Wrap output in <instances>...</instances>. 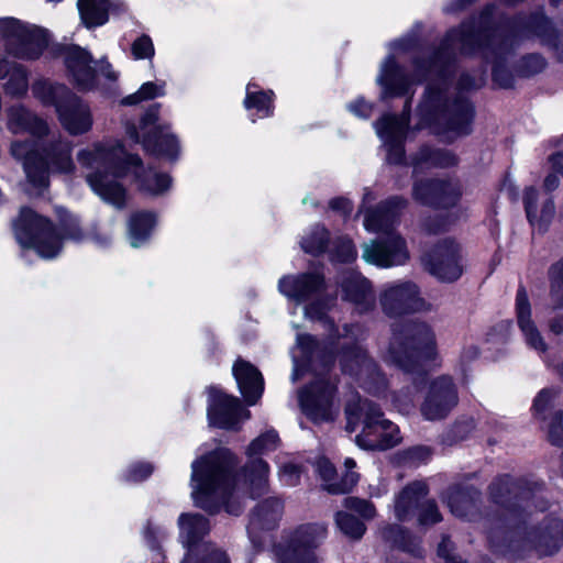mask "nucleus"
<instances>
[{
    "instance_id": "nucleus-1",
    "label": "nucleus",
    "mask_w": 563,
    "mask_h": 563,
    "mask_svg": "<svg viewBox=\"0 0 563 563\" xmlns=\"http://www.w3.org/2000/svg\"><path fill=\"white\" fill-rule=\"evenodd\" d=\"M495 9L487 8L477 21L463 23L459 29L446 35L438 52L430 60L415 63V76L409 78L393 55L380 64L376 84L380 88V99L407 97L406 108L415 92V87L422 77L434 75L429 82L419 106V112L426 124L440 123L444 128L439 133H451L452 136L465 135L471 132L474 117L472 104L463 97L449 102L448 75L456 51L464 54L481 52L485 59L494 64L493 77L500 87H509L510 76L500 69L501 62L511 46L510 40L504 35L501 27L495 25Z\"/></svg>"
},
{
    "instance_id": "nucleus-2",
    "label": "nucleus",
    "mask_w": 563,
    "mask_h": 563,
    "mask_svg": "<svg viewBox=\"0 0 563 563\" xmlns=\"http://www.w3.org/2000/svg\"><path fill=\"white\" fill-rule=\"evenodd\" d=\"M322 287L323 277L319 273L289 275L279 279L280 294L298 305L311 300L303 309L305 316L310 320L323 321L325 330L330 331L327 345H321L310 335H297L296 346L291 352L294 362L291 379L296 382L308 367L314 368L318 362L328 365L332 362L333 347H341L342 371L372 390V384H383L384 378L375 362L358 345V341L364 338V331L360 325L353 324L344 325L343 334L332 333L333 324L325 319V314L334 298L318 297Z\"/></svg>"
},
{
    "instance_id": "nucleus-3",
    "label": "nucleus",
    "mask_w": 563,
    "mask_h": 563,
    "mask_svg": "<svg viewBox=\"0 0 563 563\" xmlns=\"http://www.w3.org/2000/svg\"><path fill=\"white\" fill-rule=\"evenodd\" d=\"M278 445L279 438L274 430L254 439L246 449L247 462L238 481L231 476L234 461L229 451L218 450L197 457L191 463L190 476L195 505L210 514L225 505L227 512L239 515L242 508L232 501L235 489L241 487L252 498L267 493L269 466L261 455L275 451Z\"/></svg>"
},
{
    "instance_id": "nucleus-4",
    "label": "nucleus",
    "mask_w": 563,
    "mask_h": 563,
    "mask_svg": "<svg viewBox=\"0 0 563 563\" xmlns=\"http://www.w3.org/2000/svg\"><path fill=\"white\" fill-rule=\"evenodd\" d=\"M77 159L85 169L86 180L92 191L117 208H122L126 201V190L119 178L130 172L139 189L146 195L161 196L172 186L167 174L145 169L140 157L128 154L117 141L95 143L81 150Z\"/></svg>"
},
{
    "instance_id": "nucleus-5",
    "label": "nucleus",
    "mask_w": 563,
    "mask_h": 563,
    "mask_svg": "<svg viewBox=\"0 0 563 563\" xmlns=\"http://www.w3.org/2000/svg\"><path fill=\"white\" fill-rule=\"evenodd\" d=\"M407 201L393 197L376 210L368 211L363 221L366 231L382 235L363 245L362 257L365 262L379 266L391 267L404 265L409 260V251L405 239L395 231L400 211Z\"/></svg>"
},
{
    "instance_id": "nucleus-6",
    "label": "nucleus",
    "mask_w": 563,
    "mask_h": 563,
    "mask_svg": "<svg viewBox=\"0 0 563 563\" xmlns=\"http://www.w3.org/2000/svg\"><path fill=\"white\" fill-rule=\"evenodd\" d=\"M13 229L16 241L22 247L33 249L46 260L54 258L60 253L64 239L76 243H81L87 239V234L76 219H71L60 230H57L46 218L36 214L29 208L20 210Z\"/></svg>"
},
{
    "instance_id": "nucleus-7",
    "label": "nucleus",
    "mask_w": 563,
    "mask_h": 563,
    "mask_svg": "<svg viewBox=\"0 0 563 563\" xmlns=\"http://www.w3.org/2000/svg\"><path fill=\"white\" fill-rule=\"evenodd\" d=\"M437 339L423 321L395 323L384 360L405 372H416L424 362L438 360Z\"/></svg>"
},
{
    "instance_id": "nucleus-8",
    "label": "nucleus",
    "mask_w": 563,
    "mask_h": 563,
    "mask_svg": "<svg viewBox=\"0 0 563 563\" xmlns=\"http://www.w3.org/2000/svg\"><path fill=\"white\" fill-rule=\"evenodd\" d=\"M346 430L362 428L355 442L366 450H388L400 443L399 428L383 417L380 409L368 399L351 400L345 409Z\"/></svg>"
},
{
    "instance_id": "nucleus-9",
    "label": "nucleus",
    "mask_w": 563,
    "mask_h": 563,
    "mask_svg": "<svg viewBox=\"0 0 563 563\" xmlns=\"http://www.w3.org/2000/svg\"><path fill=\"white\" fill-rule=\"evenodd\" d=\"M32 91L43 104L54 106L62 126L71 135L85 134L91 130L93 118L89 104L65 85L40 79L33 84Z\"/></svg>"
},
{
    "instance_id": "nucleus-10",
    "label": "nucleus",
    "mask_w": 563,
    "mask_h": 563,
    "mask_svg": "<svg viewBox=\"0 0 563 563\" xmlns=\"http://www.w3.org/2000/svg\"><path fill=\"white\" fill-rule=\"evenodd\" d=\"M71 146L67 141L53 142L45 155L41 154L31 141H14L11 154L23 163L26 178L34 188L43 190L48 185V168L67 173L74 168Z\"/></svg>"
},
{
    "instance_id": "nucleus-11",
    "label": "nucleus",
    "mask_w": 563,
    "mask_h": 563,
    "mask_svg": "<svg viewBox=\"0 0 563 563\" xmlns=\"http://www.w3.org/2000/svg\"><path fill=\"white\" fill-rule=\"evenodd\" d=\"M158 111L159 104L152 106L141 119L139 129L130 124L126 126V133L133 141L142 143L152 154L175 162L180 153L179 141L170 132L169 126L157 123Z\"/></svg>"
},
{
    "instance_id": "nucleus-12",
    "label": "nucleus",
    "mask_w": 563,
    "mask_h": 563,
    "mask_svg": "<svg viewBox=\"0 0 563 563\" xmlns=\"http://www.w3.org/2000/svg\"><path fill=\"white\" fill-rule=\"evenodd\" d=\"M179 540L187 549L181 563H229L224 552L203 542L210 525L200 514H181L178 518Z\"/></svg>"
},
{
    "instance_id": "nucleus-13",
    "label": "nucleus",
    "mask_w": 563,
    "mask_h": 563,
    "mask_svg": "<svg viewBox=\"0 0 563 563\" xmlns=\"http://www.w3.org/2000/svg\"><path fill=\"white\" fill-rule=\"evenodd\" d=\"M0 38L10 54L22 59L38 58L49 42L44 29L13 18L0 19Z\"/></svg>"
},
{
    "instance_id": "nucleus-14",
    "label": "nucleus",
    "mask_w": 563,
    "mask_h": 563,
    "mask_svg": "<svg viewBox=\"0 0 563 563\" xmlns=\"http://www.w3.org/2000/svg\"><path fill=\"white\" fill-rule=\"evenodd\" d=\"M327 538V528L320 523L299 526L288 539L274 549L277 563H318L313 549Z\"/></svg>"
},
{
    "instance_id": "nucleus-15",
    "label": "nucleus",
    "mask_w": 563,
    "mask_h": 563,
    "mask_svg": "<svg viewBox=\"0 0 563 563\" xmlns=\"http://www.w3.org/2000/svg\"><path fill=\"white\" fill-rule=\"evenodd\" d=\"M379 305L384 314L389 318L431 310V305L422 297L419 286L411 280L385 284L379 292Z\"/></svg>"
},
{
    "instance_id": "nucleus-16",
    "label": "nucleus",
    "mask_w": 563,
    "mask_h": 563,
    "mask_svg": "<svg viewBox=\"0 0 563 563\" xmlns=\"http://www.w3.org/2000/svg\"><path fill=\"white\" fill-rule=\"evenodd\" d=\"M335 385L322 376L299 394L302 412L314 423L333 421L338 415L334 401Z\"/></svg>"
},
{
    "instance_id": "nucleus-17",
    "label": "nucleus",
    "mask_w": 563,
    "mask_h": 563,
    "mask_svg": "<svg viewBox=\"0 0 563 563\" xmlns=\"http://www.w3.org/2000/svg\"><path fill=\"white\" fill-rule=\"evenodd\" d=\"M457 402L456 385L452 377L442 375L430 382L421 404V415L430 421L441 420L453 410Z\"/></svg>"
},
{
    "instance_id": "nucleus-18",
    "label": "nucleus",
    "mask_w": 563,
    "mask_h": 563,
    "mask_svg": "<svg viewBox=\"0 0 563 563\" xmlns=\"http://www.w3.org/2000/svg\"><path fill=\"white\" fill-rule=\"evenodd\" d=\"M428 271L445 282L456 280L463 272L461 246L451 239L440 241L424 258Z\"/></svg>"
},
{
    "instance_id": "nucleus-19",
    "label": "nucleus",
    "mask_w": 563,
    "mask_h": 563,
    "mask_svg": "<svg viewBox=\"0 0 563 563\" xmlns=\"http://www.w3.org/2000/svg\"><path fill=\"white\" fill-rule=\"evenodd\" d=\"M250 418V411L244 409L236 397L225 395L214 387L209 389L208 419L210 424L234 430Z\"/></svg>"
},
{
    "instance_id": "nucleus-20",
    "label": "nucleus",
    "mask_w": 563,
    "mask_h": 563,
    "mask_svg": "<svg viewBox=\"0 0 563 563\" xmlns=\"http://www.w3.org/2000/svg\"><path fill=\"white\" fill-rule=\"evenodd\" d=\"M563 544V520L558 517L544 518L522 540V548L538 556L556 553Z\"/></svg>"
},
{
    "instance_id": "nucleus-21",
    "label": "nucleus",
    "mask_w": 563,
    "mask_h": 563,
    "mask_svg": "<svg viewBox=\"0 0 563 563\" xmlns=\"http://www.w3.org/2000/svg\"><path fill=\"white\" fill-rule=\"evenodd\" d=\"M408 123L409 115L404 112L399 117L386 114L374 124L376 133L386 148L389 163L398 164L404 159V141L407 135Z\"/></svg>"
},
{
    "instance_id": "nucleus-22",
    "label": "nucleus",
    "mask_w": 563,
    "mask_h": 563,
    "mask_svg": "<svg viewBox=\"0 0 563 563\" xmlns=\"http://www.w3.org/2000/svg\"><path fill=\"white\" fill-rule=\"evenodd\" d=\"M413 198L423 205L439 208L455 207L461 199V186L456 180H426L416 181Z\"/></svg>"
},
{
    "instance_id": "nucleus-23",
    "label": "nucleus",
    "mask_w": 563,
    "mask_h": 563,
    "mask_svg": "<svg viewBox=\"0 0 563 563\" xmlns=\"http://www.w3.org/2000/svg\"><path fill=\"white\" fill-rule=\"evenodd\" d=\"M284 510L283 501L279 498L271 497L260 503L252 512L247 533L255 548L262 545L257 538L258 532L268 531L277 527Z\"/></svg>"
},
{
    "instance_id": "nucleus-24",
    "label": "nucleus",
    "mask_w": 563,
    "mask_h": 563,
    "mask_svg": "<svg viewBox=\"0 0 563 563\" xmlns=\"http://www.w3.org/2000/svg\"><path fill=\"white\" fill-rule=\"evenodd\" d=\"M340 284L343 299L350 301L358 312H366L374 308L375 297L371 283L360 273L354 271L343 273Z\"/></svg>"
},
{
    "instance_id": "nucleus-25",
    "label": "nucleus",
    "mask_w": 563,
    "mask_h": 563,
    "mask_svg": "<svg viewBox=\"0 0 563 563\" xmlns=\"http://www.w3.org/2000/svg\"><path fill=\"white\" fill-rule=\"evenodd\" d=\"M65 64L69 70L75 84L81 90H91L97 88L96 68L90 64L91 55L79 46H69L64 52Z\"/></svg>"
},
{
    "instance_id": "nucleus-26",
    "label": "nucleus",
    "mask_w": 563,
    "mask_h": 563,
    "mask_svg": "<svg viewBox=\"0 0 563 563\" xmlns=\"http://www.w3.org/2000/svg\"><path fill=\"white\" fill-rule=\"evenodd\" d=\"M516 314L517 323L526 344L538 353H544L547 351V343L532 320L531 306L523 288H519L517 291Z\"/></svg>"
},
{
    "instance_id": "nucleus-27",
    "label": "nucleus",
    "mask_w": 563,
    "mask_h": 563,
    "mask_svg": "<svg viewBox=\"0 0 563 563\" xmlns=\"http://www.w3.org/2000/svg\"><path fill=\"white\" fill-rule=\"evenodd\" d=\"M232 373L245 401L251 406L256 404L264 390L261 372L250 362L239 358L233 364Z\"/></svg>"
},
{
    "instance_id": "nucleus-28",
    "label": "nucleus",
    "mask_w": 563,
    "mask_h": 563,
    "mask_svg": "<svg viewBox=\"0 0 563 563\" xmlns=\"http://www.w3.org/2000/svg\"><path fill=\"white\" fill-rule=\"evenodd\" d=\"M428 495L424 482H412L399 492L394 501V515L398 521H408L419 512L422 499Z\"/></svg>"
},
{
    "instance_id": "nucleus-29",
    "label": "nucleus",
    "mask_w": 563,
    "mask_h": 563,
    "mask_svg": "<svg viewBox=\"0 0 563 563\" xmlns=\"http://www.w3.org/2000/svg\"><path fill=\"white\" fill-rule=\"evenodd\" d=\"M8 128L14 134L27 133L36 137L45 135L48 131L43 119L22 106L9 110Z\"/></svg>"
},
{
    "instance_id": "nucleus-30",
    "label": "nucleus",
    "mask_w": 563,
    "mask_h": 563,
    "mask_svg": "<svg viewBox=\"0 0 563 563\" xmlns=\"http://www.w3.org/2000/svg\"><path fill=\"white\" fill-rule=\"evenodd\" d=\"M7 79L3 88L8 95L23 96L29 88L27 74L22 65L7 58L0 59V80Z\"/></svg>"
},
{
    "instance_id": "nucleus-31",
    "label": "nucleus",
    "mask_w": 563,
    "mask_h": 563,
    "mask_svg": "<svg viewBox=\"0 0 563 563\" xmlns=\"http://www.w3.org/2000/svg\"><path fill=\"white\" fill-rule=\"evenodd\" d=\"M316 471L323 481V487L330 494H345L352 489L358 479L355 472H347L340 482H334L335 468L327 459L316 462Z\"/></svg>"
},
{
    "instance_id": "nucleus-32",
    "label": "nucleus",
    "mask_w": 563,
    "mask_h": 563,
    "mask_svg": "<svg viewBox=\"0 0 563 563\" xmlns=\"http://www.w3.org/2000/svg\"><path fill=\"white\" fill-rule=\"evenodd\" d=\"M273 98L274 92L271 90H261L254 84H249L246 86L244 107L249 111H254L251 113L252 122H255L256 119L268 118L273 114Z\"/></svg>"
},
{
    "instance_id": "nucleus-33",
    "label": "nucleus",
    "mask_w": 563,
    "mask_h": 563,
    "mask_svg": "<svg viewBox=\"0 0 563 563\" xmlns=\"http://www.w3.org/2000/svg\"><path fill=\"white\" fill-rule=\"evenodd\" d=\"M156 217L148 211L135 212L128 223V239L132 247L143 246L151 238Z\"/></svg>"
},
{
    "instance_id": "nucleus-34",
    "label": "nucleus",
    "mask_w": 563,
    "mask_h": 563,
    "mask_svg": "<svg viewBox=\"0 0 563 563\" xmlns=\"http://www.w3.org/2000/svg\"><path fill=\"white\" fill-rule=\"evenodd\" d=\"M479 493L474 488H450L446 495V504L451 512L456 517H467L475 508Z\"/></svg>"
},
{
    "instance_id": "nucleus-35",
    "label": "nucleus",
    "mask_w": 563,
    "mask_h": 563,
    "mask_svg": "<svg viewBox=\"0 0 563 563\" xmlns=\"http://www.w3.org/2000/svg\"><path fill=\"white\" fill-rule=\"evenodd\" d=\"M77 5L87 27L99 26L108 21V0H78Z\"/></svg>"
},
{
    "instance_id": "nucleus-36",
    "label": "nucleus",
    "mask_w": 563,
    "mask_h": 563,
    "mask_svg": "<svg viewBox=\"0 0 563 563\" xmlns=\"http://www.w3.org/2000/svg\"><path fill=\"white\" fill-rule=\"evenodd\" d=\"M537 190L534 188H529L525 194V206L527 217L530 223L534 227L538 225L539 229H543L549 221L552 219L554 214V203L551 200H547L541 208L540 213L537 210L536 201H537Z\"/></svg>"
},
{
    "instance_id": "nucleus-37",
    "label": "nucleus",
    "mask_w": 563,
    "mask_h": 563,
    "mask_svg": "<svg viewBox=\"0 0 563 563\" xmlns=\"http://www.w3.org/2000/svg\"><path fill=\"white\" fill-rule=\"evenodd\" d=\"M456 162V156L450 151L423 147L415 157L413 165L416 169H422L424 167H450Z\"/></svg>"
},
{
    "instance_id": "nucleus-38",
    "label": "nucleus",
    "mask_w": 563,
    "mask_h": 563,
    "mask_svg": "<svg viewBox=\"0 0 563 563\" xmlns=\"http://www.w3.org/2000/svg\"><path fill=\"white\" fill-rule=\"evenodd\" d=\"M556 396V390L552 388H544L540 390L532 404L533 416L543 421L551 418V415L555 411L553 410V404Z\"/></svg>"
},
{
    "instance_id": "nucleus-39",
    "label": "nucleus",
    "mask_w": 563,
    "mask_h": 563,
    "mask_svg": "<svg viewBox=\"0 0 563 563\" xmlns=\"http://www.w3.org/2000/svg\"><path fill=\"white\" fill-rule=\"evenodd\" d=\"M165 95V82H144L140 89L125 97L122 100V104L134 106L142 101L151 100L156 97H163Z\"/></svg>"
},
{
    "instance_id": "nucleus-40",
    "label": "nucleus",
    "mask_w": 563,
    "mask_h": 563,
    "mask_svg": "<svg viewBox=\"0 0 563 563\" xmlns=\"http://www.w3.org/2000/svg\"><path fill=\"white\" fill-rule=\"evenodd\" d=\"M328 232L323 227L316 225L301 241V246L307 253L320 254L325 250Z\"/></svg>"
},
{
    "instance_id": "nucleus-41",
    "label": "nucleus",
    "mask_w": 563,
    "mask_h": 563,
    "mask_svg": "<svg viewBox=\"0 0 563 563\" xmlns=\"http://www.w3.org/2000/svg\"><path fill=\"white\" fill-rule=\"evenodd\" d=\"M335 522L339 529L351 539H361L366 531L362 521L343 511L336 512Z\"/></svg>"
},
{
    "instance_id": "nucleus-42",
    "label": "nucleus",
    "mask_w": 563,
    "mask_h": 563,
    "mask_svg": "<svg viewBox=\"0 0 563 563\" xmlns=\"http://www.w3.org/2000/svg\"><path fill=\"white\" fill-rule=\"evenodd\" d=\"M380 536L391 547L413 551L408 532L397 525L386 526L380 530Z\"/></svg>"
},
{
    "instance_id": "nucleus-43",
    "label": "nucleus",
    "mask_w": 563,
    "mask_h": 563,
    "mask_svg": "<svg viewBox=\"0 0 563 563\" xmlns=\"http://www.w3.org/2000/svg\"><path fill=\"white\" fill-rule=\"evenodd\" d=\"M549 276L553 308H563V258L551 266Z\"/></svg>"
},
{
    "instance_id": "nucleus-44",
    "label": "nucleus",
    "mask_w": 563,
    "mask_h": 563,
    "mask_svg": "<svg viewBox=\"0 0 563 563\" xmlns=\"http://www.w3.org/2000/svg\"><path fill=\"white\" fill-rule=\"evenodd\" d=\"M490 494L496 503H504L506 494L518 496V486L508 476H505L492 484Z\"/></svg>"
},
{
    "instance_id": "nucleus-45",
    "label": "nucleus",
    "mask_w": 563,
    "mask_h": 563,
    "mask_svg": "<svg viewBox=\"0 0 563 563\" xmlns=\"http://www.w3.org/2000/svg\"><path fill=\"white\" fill-rule=\"evenodd\" d=\"M418 391L416 383L404 387L394 397L395 406L401 412H408L415 406V399Z\"/></svg>"
},
{
    "instance_id": "nucleus-46",
    "label": "nucleus",
    "mask_w": 563,
    "mask_h": 563,
    "mask_svg": "<svg viewBox=\"0 0 563 563\" xmlns=\"http://www.w3.org/2000/svg\"><path fill=\"white\" fill-rule=\"evenodd\" d=\"M549 422L547 424L548 437L552 444L554 445H563V411L556 410L551 415V418L548 419Z\"/></svg>"
},
{
    "instance_id": "nucleus-47",
    "label": "nucleus",
    "mask_w": 563,
    "mask_h": 563,
    "mask_svg": "<svg viewBox=\"0 0 563 563\" xmlns=\"http://www.w3.org/2000/svg\"><path fill=\"white\" fill-rule=\"evenodd\" d=\"M357 256V251L350 239H340L336 242L333 261L341 263L353 262Z\"/></svg>"
},
{
    "instance_id": "nucleus-48",
    "label": "nucleus",
    "mask_w": 563,
    "mask_h": 563,
    "mask_svg": "<svg viewBox=\"0 0 563 563\" xmlns=\"http://www.w3.org/2000/svg\"><path fill=\"white\" fill-rule=\"evenodd\" d=\"M441 520V515L433 500L422 499L419 512L418 521L420 525H433Z\"/></svg>"
},
{
    "instance_id": "nucleus-49",
    "label": "nucleus",
    "mask_w": 563,
    "mask_h": 563,
    "mask_svg": "<svg viewBox=\"0 0 563 563\" xmlns=\"http://www.w3.org/2000/svg\"><path fill=\"white\" fill-rule=\"evenodd\" d=\"M344 506L347 509L357 512L366 520L373 519L376 516V509L374 505L371 501L364 499L354 497L345 498Z\"/></svg>"
},
{
    "instance_id": "nucleus-50",
    "label": "nucleus",
    "mask_w": 563,
    "mask_h": 563,
    "mask_svg": "<svg viewBox=\"0 0 563 563\" xmlns=\"http://www.w3.org/2000/svg\"><path fill=\"white\" fill-rule=\"evenodd\" d=\"M132 55L135 59H147L154 56V45L150 36L142 35L132 43Z\"/></svg>"
},
{
    "instance_id": "nucleus-51",
    "label": "nucleus",
    "mask_w": 563,
    "mask_h": 563,
    "mask_svg": "<svg viewBox=\"0 0 563 563\" xmlns=\"http://www.w3.org/2000/svg\"><path fill=\"white\" fill-rule=\"evenodd\" d=\"M300 473L301 471L297 465L285 462L280 463L278 476L283 485L292 487L299 483Z\"/></svg>"
},
{
    "instance_id": "nucleus-52",
    "label": "nucleus",
    "mask_w": 563,
    "mask_h": 563,
    "mask_svg": "<svg viewBox=\"0 0 563 563\" xmlns=\"http://www.w3.org/2000/svg\"><path fill=\"white\" fill-rule=\"evenodd\" d=\"M153 472L150 463H134L125 472V479L129 482H140L147 478Z\"/></svg>"
},
{
    "instance_id": "nucleus-53",
    "label": "nucleus",
    "mask_w": 563,
    "mask_h": 563,
    "mask_svg": "<svg viewBox=\"0 0 563 563\" xmlns=\"http://www.w3.org/2000/svg\"><path fill=\"white\" fill-rule=\"evenodd\" d=\"M166 537V530L161 526L148 523L144 530V539L152 550H158L159 542Z\"/></svg>"
},
{
    "instance_id": "nucleus-54",
    "label": "nucleus",
    "mask_w": 563,
    "mask_h": 563,
    "mask_svg": "<svg viewBox=\"0 0 563 563\" xmlns=\"http://www.w3.org/2000/svg\"><path fill=\"white\" fill-rule=\"evenodd\" d=\"M431 452L426 446H415L404 453V461L410 465H419L429 460Z\"/></svg>"
},
{
    "instance_id": "nucleus-55",
    "label": "nucleus",
    "mask_w": 563,
    "mask_h": 563,
    "mask_svg": "<svg viewBox=\"0 0 563 563\" xmlns=\"http://www.w3.org/2000/svg\"><path fill=\"white\" fill-rule=\"evenodd\" d=\"M347 109L355 117L367 119L373 113L374 104L366 101L364 98H357L347 104Z\"/></svg>"
},
{
    "instance_id": "nucleus-56",
    "label": "nucleus",
    "mask_w": 563,
    "mask_h": 563,
    "mask_svg": "<svg viewBox=\"0 0 563 563\" xmlns=\"http://www.w3.org/2000/svg\"><path fill=\"white\" fill-rule=\"evenodd\" d=\"M451 541L444 538L438 548L439 555L443 558L446 561V563H465L462 560L457 559L455 555L451 554Z\"/></svg>"
},
{
    "instance_id": "nucleus-57",
    "label": "nucleus",
    "mask_w": 563,
    "mask_h": 563,
    "mask_svg": "<svg viewBox=\"0 0 563 563\" xmlns=\"http://www.w3.org/2000/svg\"><path fill=\"white\" fill-rule=\"evenodd\" d=\"M527 70L526 73L528 75L536 74L543 69L545 66L544 59L539 55H531L526 59Z\"/></svg>"
},
{
    "instance_id": "nucleus-58",
    "label": "nucleus",
    "mask_w": 563,
    "mask_h": 563,
    "mask_svg": "<svg viewBox=\"0 0 563 563\" xmlns=\"http://www.w3.org/2000/svg\"><path fill=\"white\" fill-rule=\"evenodd\" d=\"M99 71L110 81L115 82L118 79V74L111 68V65L104 60H100L96 63Z\"/></svg>"
},
{
    "instance_id": "nucleus-59",
    "label": "nucleus",
    "mask_w": 563,
    "mask_h": 563,
    "mask_svg": "<svg viewBox=\"0 0 563 563\" xmlns=\"http://www.w3.org/2000/svg\"><path fill=\"white\" fill-rule=\"evenodd\" d=\"M332 209L341 210L344 213H349L352 210L351 201L345 198H336L330 202Z\"/></svg>"
},
{
    "instance_id": "nucleus-60",
    "label": "nucleus",
    "mask_w": 563,
    "mask_h": 563,
    "mask_svg": "<svg viewBox=\"0 0 563 563\" xmlns=\"http://www.w3.org/2000/svg\"><path fill=\"white\" fill-rule=\"evenodd\" d=\"M549 328L554 334L563 332V316H555L549 321Z\"/></svg>"
},
{
    "instance_id": "nucleus-61",
    "label": "nucleus",
    "mask_w": 563,
    "mask_h": 563,
    "mask_svg": "<svg viewBox=\"0 0 563 563\" xmlns=\"http://www.w3.org/2000/svg\"><path fill=\"white\" fill-rule=\"evenodd\" d=\"M551 162L554 173L563 176V153L553 155Z\"/></svg>"
},
{
    "instance_id": "nucleus-62",
    "label": "nucleus",
    "mask_w": 563,
    "mask_h": 563,
    "mask_svg": "<svg viewBox=\"0 0 563 563\" xmlns=\"http://www.w3.org/2000/svg\"><path fill=\"white\" fill-rule=\"evenodd\" d=\"M552 45L559 59L563 62V34L555 35Z\"/></svg>"
},
{
    "instance_id": "nucleus-63",
    "label": "nucleus",
    "mask_w": 563,
    "mask_h": 563,
    "mask_svg": "<svg viewBox=\"0 0 563 563\" xmlns=\"http://www.w3.org/2000/svg\"><path fill=\"white\" fill-rule=\"evenodd\" d=\"M559 186V178L555 174H550L544 179V187L547 190H554Z\"/></svg>"
},
{
    "instance_id": "nucleus-64",
    "label": "nucleus",
    "mask_w": 563,
    "mask_h": 563,
    "mask_svg": "<svg viewBox=\"0 0 563 563\" xmlns=\"http://www.w3.org/2000/svg\"><path fill=\"white\" fill-rule=\"evenodd\" d=\"M411 45H412V40L411 38H402V40L394 42L391 44V47L395 51H397V49L407 51V49H409V47Z\"/></svg>"
}]
</instances>
